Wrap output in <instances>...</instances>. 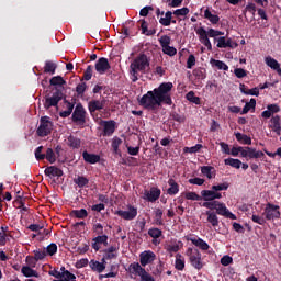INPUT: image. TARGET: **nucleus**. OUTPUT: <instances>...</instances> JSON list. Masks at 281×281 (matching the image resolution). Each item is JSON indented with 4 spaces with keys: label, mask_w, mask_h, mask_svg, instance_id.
<instances>
[{
    "label": "nucleus",
    "mask_w": 281,
    "mask_h": 281,
    "mask_svg": "<svg viewBox=\"0 0 281 281\" xmlns=\"http://www.w3.org/2000/svg\"><path fill=\"white\" fill-rule=\"evenodd\" d=\"M224 164L225 166H231L232 168H236L237 170L240 169V166H243V161L235 158H227L224 160Z\"/></svg>",
    "instance_id": "nucleus-39"
},
{
    "label": "nucleus",
    "mask_w": 281,
    "mask_h": 281,
    "mask_svg": "<svg viewBox=\"0 0 281 281\" xmlns=\"http://www.w3.org/2000/svg\"><path fill=\"white\" fill-rule=\"evenodd\" d=\"M92 232L97 234V236H104V226L101 223H95L92 225Z\"/></svg>",
    "instance_id": "nucleus-51"
},
{
    "label": "nucleus",
    "mask_w": 281,
    "mask_h": 281,
    "mask_svg": "<svg viewBox=\"0 0 281 281\" xmlns=\"http://www.w3.org/2000/svg\"><path fill=\"white\" fill-rule=\"evenodd\" d=\"M206 221L212 225V227H218V215L215 212L206 211Z\"/></svg>",
    "instance_id": "nucleus-30"
},
{
    "label": "nucleus",
    "mask_w": 281,
    "mask_h": 281,
    "mask_svg": "<svg viewBox=\"0 0 281 281\" xmlns=\"http://www.w3.org/2000/svg\"><path fill=\"white\" fill-rule=\"evenodd\" d=\"M186 254L189 257L191 267H193L198 271H201V269H203V259L201 258V251H199V249L188 248Z\"/></svg>",
    "instance_id": "nucleus-5"
},
{
    "label": "nucleus",
    "mask_w": 281,
    "mask_h": 281,
    "mask_svg": "<svg viewBox=\"0 0 281 281\" xmlns=\"http://www.w3.org/2000/svg\"><path fill=\"white\" fill-rule=\"evenodd\" d=\"M235 137L237 142L240 144H246L247 146H251V137L247 136V134H241L240 132H237L235 134Z\"/></svg>",
    "instance_id": "nucleus-34"
},
{
    "label": "nucleus",
    "mask_w": 281,
    "mask_h": 281,
    "mask_svg": "<svg viewBox=\"0 0 281 281\" xmlns=\"http://www.w3.org/2000/svg\"><path fill=\"white\" fill-rule=\"evenodd\" d=\"M171 120H173L175 122H179V124H183V122H186V116L173 112L171 113Z\"/></svg>",
    "instance_id": "nucleus-61"
},
{
    "label": "nucleus",
    "mask_w": 281,
    "mask_h": 281,
    "mask_svg": "<svg viewBox=\"0 0 281 281\" xmlns=\"http://www.w3.org/2000/svg\"><path fill=\"white\" fill-rule=\"evenodd\" d=\"M155 258H157L155 252L147 250L139 255V262L143 267H146V265H150V262H155Z\"/></svg>",
    "instance_id": "nucleus-18"
},
{
    "label": "nucleus",
    "mask_w": 281,
    "mask_h": 281,
    "mask_svg": "<svg viewBox=\"0 0 281 281\" xmlns=\"http://www.w3.org/2000/svg\"><path fill=\"white\" fill-rule=\"evenodd\" d=\"M46 177H63L64 172H63V169L56 167V166H50V167H47L45 170H44Z\"/></svg>",
    "instance_id": "nucleus-24"
},
{
    "label": "nucleus",
    "mask_w": 281,
    "mask_h": 281,
    "mask_svg": "<svg viewBox=\"0 0 281 281\" xmlns=\"http://www.w3.org/2000/svg\"><path fill=\"white\" fill-rule=\"evenodd\" d=\"M57 65L56 63L52 61V60H46L45 61V66H44V74H56V69H57Z\"/></svg>",
    "instance_id": "nucleus-33"
},
{
    "label": "nucleus",
    "mask_w": 281,
    "mask_h": 281,
    "mask_svg": "<svg viewBox=\"0 0 281 281\" xmlns=\"http://www.w3.org/2000/svg\"><path fill=\"white\" fill-rule=\"evenodd\" d=\"M187 201H202L201 195L196 194V192L189 191L186 193Z\"/></svg>",
    "instance_id": "nucleus-53"
},
{
    "label": "nucleus",
    "mask_w": 281,
    "mask_h": 281,
    "mask_svg": "<svg viewBox=\"0 0 281 281\" xmlns=\"http://www.w3.org/2000/svg\"><path fill=\"white\" fill-rule=\"evenodd\" d=\"M22 273L25 278H38V272H36V270L32 269V267L29 266L22 267Z\"/></svg>",
    "instance_id": "nucleus-32"
},
{
    "label": "nucleus",
    "mask_w": 281,
    "mask_h": 281,
    "mask_svg": "<svg viewBox=\"0 0 281 281\" xmlns=\"http://www.w3.org/2000/svg\"><path fill=\"white\" fill-rule=\"evenodd\" d=\"M35 159L37 161H43V159H45V154H43V146H38L35 149Z\"/></svg>",
    "instance_id": "nucleus-58"
},
{
    "label": "nucleus",
    "mask_w": 281,
    "mask_h": 281,
    "mask_svg": "<svg viewBox=\"0 0 281 281\" xmlns=\"http://www.w3.org/2000/svg\"><path fill=\"white\" fill-rule=\"evenodd\" d=\"M61 276L64 278V281H74L76 280V274L71 273L69 270L68 271H65V272H61Z\"/></svg>",
    "instance_id": "nucleus-63"
},
{
    "label": "nucleus",
    "mask_w": 281,
    "mask_h": 281,
    "mask_svg": "<svg viewBox=\"0 0 281 281\" xmlns=\"http://www.w3.org/2000/svg\"><path fill=\"white\" fill-rule=\"evenodd\" d=\"M175 268L178 271H183L186 269V260L183 259V256H181V254L176 255Z\"/></svg>",
    "instance_id": "nucleus-35"
},
{
    "label": "nucleus",
    "mask_w": 281,
    "mask_h": 281,
    "mask_svg": "<svg viewBox=\"0 0 281 281\" xmlns=\"http://www.w3.org/2000/svg\"><path fill=\"white\" fill-rule=\"evenodd\" d=\"M232 262H234V258L229 257L228 255L221 258V265H223V267H229Z\"/></svg>",
    "instance_id": "nucleus-62"
},
{
    "label": "nucleus",
    "mask_w": 281,
    "mask_h": 281,
    "mask_svg": "<svg viewBox=\"0 0 281 281\" xmlns=\"http://www.w3.org/2000/svg\"><path fill=\"white\" fill-rule=\"evenodd\" d=\"M159 196H161V190L159 188L153 187L149 191H145V199L149 203H155V201L159 200Z\"/></svg>",
    "instance_id": "nucleus-19"
},
{
    "label": "nucleus",
    "mask_w": 281,
    "mask_h": 281,
    "mask_svg": "<svg viewBox=\"0 0 281 281\" xmlns=\"http://www.w3.org/2000/svg\"><path fill=\"white\" fill-rule=\"evenodd\" d=\"M234 74L236 78H245L247 76V70L243 68H235Z\"/></svg>",
    "instance_id": "nucleus-64"
},
{
    "label": "nucleus",
    "mask_w": 281,
    "mask_h": 281,
    "mask_svg": "<svg viewBox=\"0 0 281 281\" xmlns=\"http://www.w3.org/2000/svg\"><path fill=\"white\" fill-rule=\"evenodd\" d=\"M81 144H82V140H80V138L74 135L68 136L67 138V145L69 146V148L78 149L80 148Z\"/></svg>",
    "instance_id": "nucleus-28"
},
{
    "label": "nucleus",
    "mask_w": 281,
    "mask_h": 281,
    "mask_svg": "<svg viewBox=\"0 0 281 281\" xmlns=\"http://www.w3.org/2000/svg\"><path fill=\"white\" fill-rule=\"evenodd\" d=\"M195 34H198L200 43H202V45H204L209 52H212V42H210V35L207 31L203 26H200L195 30Z\"/></svg>",
    "instance_id": "nucleus-10"
},
{
    "label": "nucleus",
    "mask_w": 281,
    "mask_h": 281,
    "mask_svg": "<svg viewBox=\"0 0 281 281\" xmlns=\"http://www.w3.org/2000/svg\"><path fill=\"white\" fill-rule=\"evenodd\" d=\"M71 120L77 126H85L87 124V111L81 103H78L72 112Z\"/></svg>",
    "instance_id": "nucleus-6"
},
{
    "label": "nucleus",
    "mask_w": 281,
    "mask_h": 281,
    "mask_svg": "<svg viewBox=\"0 0 281 281\" xmlns=\"http://www.w3.org/2000/svg\"><path fill=\"white\" fill-rule=\"evenodd\" d=\"M115 258H117V247L111 246L104 250L102 262H104V260H114Z\"/></svg>",
    "instance_id": "nucleus-23"
},
{
    "label": "nucleus",
    "mask_w": 281,
    "mask_h": 281,
    "mask_svg": "<svg viewBox=\"0 0 281 281\" xmlns=\"http://www.w3.org/2000/svg\"><path fill=\"white\" fill-rule=\"evenodd\" d=\"M193 76L198 79V80H205V78H207V70H205V68H195L193 70Z\"/></svg>",
    "instance_id": "nucleus-37"
},
{
    "label": "nucleus",
    "mask_w": 281,
    "mask_h": 281,
    "mask_svg": "<svg viewBox=\"0 0 281 281\" xmlns=\"http://www.w3.org/2000/svg\"><path fill=\"white\" fill-rule=\"evenodd\" d=\"M263 215L266 216L267 221H274V218H280V206L268 203L263 211Z\"/></svg>",
    "instance_id": "nucleus-9"
},
{
    "label": "nucleus",
    "mask_w": 281,
    "mask_h": 281,
    "mask_svg": "<svg viewBox=\"0 0 281 281\" xmlns=\"http://www.w3.org/2000/svg\"><path fill=\"white\" fill-rule=\"evenodd\" d=\"M109 247V235H98L92 239V249L100 251V246Z\"/></svg>",
    "instance_id": "nucleus-16"
},
{
    "label": "nucleus",
    "mask_w": 281,
    "mask_h": 281,
    "mask_svg": "<svg viewBox=\"0 0 281 281\" xmlns=\"http://www.w3.org/2000/svg\"><path fill=\"white\" fill-rule=\"evenodd\" d=\"M175 16H188L190 14V9L188 7H183L182 9H177L173 11Z\"/></svg>",
    "instance_id": "nucleus-56"
},
{
    "label": "nucleus",
    "mask_w": 281,
    "mask_h": 281,
    "mask_svg": "<svg viewBox=\"0 0 281 281\" xmlns=\"http://www.w3.org/2000/svg\"><path fill=\"white\" fill-rule=\"evenodd\" d=\"M49 82L53 87H63L64 85H67V81L60 76L53 77Z\"/></svg>",
    "instance_id": "nucleus-46"
},
{
    "label": "nucleus",
    "mask_w": 281,
    "mask_h": 281,
    "mask_svg": "<svg viewBox=\"0 0 281 281\" xmlns=\"http://www.w3.org/2000/svg\"><path fill=\"white\" fill-rule=\"evenodd\" d=\"M128 211L119 210L115 212L116 216H120L124 221H134L137 217V207L133 205L127 206Z\"/></svg>",
    "instance_id": "nucleus-11"
},
{
    "label": "nucleus",
    "mask_w": 281,
    "mask_h": 281,
    "mask_svg": "<svg viewBox=\"0 0 281 281\" xmlns=\"http://www.w3.org/2000/svg\"><path fill=\"white\" fill-rule=\"evenodd\" d=\"M211 65L222 71H229V66H227V64H225V61H222L218 59H211Z\"/></svg>",
    "instance_id": "nucleus-36"
},
{
    "label": "nucleus",
    "mask_w": 281,
    "mask_h": 281,
    "mask_svg": "<svg viewBox=\"0 0 281 281\" xmlns=\"http://www.w3.org/2000/svg\"><path fill=\"white\" fill-rule=\"evenodd\" d=\"M94 69L97 74H100V76H104V74H106L109 69H111V64L109 63L108 58L100 57L94 65Z\"/></svg>",
    "instance_id": "nucleus-13"
},
{
    "label": "nucleus",
    "mask_w": 281,
    "mask_h": 281,
    "mask_svg": "<svg viewBox=\"0 0 281 281\" xmlns=\"http://www.w3.org/2000/svg\"><path fill=\"white\" fill-rule=\"evenodd\" d=\"M270 128L277 135H281V123H280V115L272 116L270 120Z\"/></svg>",
    "instance_id": "nucleus-22"
},
{
    "label": "nucleus",
    "mask_w": 281,
    "mask_h": 281,
    "mask_svg": "<svg viewBox=\"0 0 281 281\" xmlns=\"http://www.w3.org/2000/svg\"><path fill=\"white\" fill-rule=\"evenodd\" d=\"M101 125L103 126L104 137H111L115 133V128H117V123L114 120L101 121Z\"/></svg>",
    "instance_id": "nucleus-15"
},
{
    "label": "nucleus",
    "mask_w": 281,
    "mask_h": 281,
    "mask_svg": "<svg viewBox=\"0 0 281 281\" xmlns=\"http://www.w3.org/2000/svg\"><path fill=\"white\" fill-rule=\"evenodd\" d=\"M52 131H54V122H52L49 116H42L40 119V126L36 130V135L38 137H47V135H52Z\"/></svg>",
    "instance_id": "nucleus-4"
},
{
    "label": "nucleus",
    "mask_w": 281,
    "mask_h": 281,
    "mask_svg": "<svg viewBox=\"0 0 281 281\" xmlns=\"http://www.w3.org/2000/svg\"><path fill=\"white\" fill-rule=\"evenodd\" d=\"M186 98H187L188 102H192V104H201V98L195 97L194 91H189L186 94Z\"/></svg>",
    "instance_id": "nucleus-47"
},
{
    "label": "nucleus",
    "mask_w": 281,
    "mask_h": 281,
    "mask_svg": "<svg viewBox=\"0 0 281 281\" xmlns=\"http://www.w3.org/2000/svg\"><path fill=\"white\" fill-rule=\"evenodd\" d=\"M203 207H206V210H216L215 214H218V216H225V218H231V221H236V215L227 210V206L225 203L213 201V202H204Z\"/></svg>",
    "instance_id": "nucleus-3"
},
{
    "label": "nucleus",
    "mask_w": 281,
    "mask_h": 281,
    "mask_svg": "<svg viewBox=\"0 0 281 281\" xmlns=\"http://www.w3.org/2000/svg\"><path fill=\"white\" fill-rule=\"evenodd\" d=\"M89 267L92 271H97V273H102V271L106 269L104 262L95 261L93 259L89 262Z\"/></svg>",
    "instance_id": "nucleus-27"
},
{
    "label": "nucleus",
    "mask_w": 281,
    "mask_h": 281,
    "mask_svg": "<svg viewBox=\"0 0 281 281\" xmlns=\"http://www.w3.org/2000/svg\"><path fill=\"white\" fill-rule=\"evenodd\" d=\"M159 23L164 25V27H170L172 23V11H167L165 18H160Z\"/></svg>",
    "instance_id": "nucleus-31"
},
{
    "label": "nucleus",
    "mask_w": 281,
    "mask_h": 281,
    "mask_svg": "<svg viewBox=\"0 0 281 281\" xmlns=\"http://www.w3.org/2000/svg\"><path fill=\"white\" fill-rule=\"evenodd\" d=\"M154 214L156 225H164V211L161 209H156Z\"/></svg>",
    "instance_id": "nucleus-45"
},
{
    "label": "nucleus",
    "mask_w": 281,
    "mask_h": 281,
    "mask_svg": "<svg viewBox=\"0 0 281 281\" xmlns=\"http://www.w3.org/2000/svg\"><path fill=\"white\" fill-rule=\"evenodd\" d=\"M45 252H46V256H56V254H58V246L52 243L46 247Z\"/></svg>",
    "instance_id": "nucleus-50"
},
{
    "label": "nucleus",
    "mask_w": 281,
    "mask_h": 281,
    "mask_svg": "<svg viewBox=\"0 0 281 281\" xmlns=\"http://www.w3.org/2000/svg\"><path fill=\"white\" fill-rule=\"evenodd\" d=\"M138 276L140 278V281H155V278H153V276H150V273H148L146 269L142 271Z\"/></svg>",
    "instance_id": "nucleus-60"
},
{
    "label": "nucleus",
    "mask_w": 281,
    "mask_h": 281,
    "mask_svg": "<svg viewBox=\"0 0 281 281\" xmlns=\"http://www.w3.org/2000/svg\"><path fill=\"white\" fill-rule=\"evenodd\" d=\"M239 89H240L241 93H244V95H256V97L260 95V90L258 88L243 90V89H245V85L241 83V85H239Z\"/></svg>",
    "instance_id": "nucleus-41"
},
{
    "label": "nucleus",
    "mask_w": 281,
    "mask_h": 281,
    "mask_svg": "<svg viewBox=\"0 0 281 281\" xmlns=\"http://www.w3.org/2000/svg\"><path fill=\"white\" fill-rule=\"evenodd\" d=\"M82 158L86 164H98L100 162V155L98 154H89L88 151L82 153Z\"/></svg>",
    "instance_id": "nucleus-25"
},
{
    "label": "nucleus",
    "mask_w": 281,
    "mask_h": 281,
    "mask_svg": "<svg viewBox=\"0 0 281 281\" xmlns=\"http://www.w3.org/2000/svg\"><path fill=\"white\" fill-rule=\"evenodd\" d=\"M228 189H229V182H223V183L214 184L211 187V190H214L215 192H223Z\"/></svg>",
    "instance_id": "nucleus-49"
},
{
    "label": "nucleus",
    "mask_w": 281,
    "mask_h": 281,
    "mask_svg": "<svg viewBox=\"0 0 281 281\" xmlns=\"http://www.w3.org/2000/svg\"><path fill=\"white\" fill-rule=\"evenodd\" d=\"M249 111H256V99H250V101L245 104L241 115H247Z\"/></svg>",
    "instance_id": "nucleus-38"
},
{
    "label": "nucleus",
    "mask_w": 281,
    "mask_h": 281,
    "mask_svg": "<svg viewBox=\"0 0 281 281\" xmlns=\"http://www.w3.org/2000/svg\"><path fill=\"white\" fill-rule=\"evenodd\" d=\"M241 157H245V159H262V157H265V153L256 150L254 147H245L241 153Z\"/></svg>",
    "instance_id": "nucleus-14"
},
{
    "label": "nucleus",
    "mask_w": 281,
    "mask_h": 281,
    "mask_svg": "<svg viewBox=\"0 0 281 281\" xmlns=\"http://www.w3.org/2000/svg\"><path fill=\"white\" fill-rule=\"evenodd\" d=\"M150 69V60L146 54H139L130 65L132 82L139 80V74H146Z\"/></svg>",
    "instance_id": "nucleus-2"
},
{
    "label": "nucleus",
    "mask_w": 281,
    "mask_h": 281,
    "mask_svg": "<svg viewBox=\"0 0 281 281\" xmlns=\"http://www.w3.org/2000/svg\"><path fill=\"white\" fill-rule=\"evenodd\" d=\"M164 232H161V229L159 228H149L148 229V235L150 236V238L157 239V238H161Z\"/></svg>",
    "instance_id": "nucleus-52"
},
{
    "label": "nucleus",
    "mask_w": 281,
    "mask_h": 281,
    "mask_svg": "<svg viewBox=\"0 0 281 281\" xmlns=\"http://www.w3.org/2000/svg\"><path fill=\"white\" fill-rule=\"evenodd\" d=\"M204 19L210 21V23H212V25H217L218 21H221V18L216 14H212V11H210V9H206L204 11Z\"/></svg>",
    "instance_id": "nucleus-29"
},
{
    "label": "nucleus",
    "mask_w": 281,
    "mask_h": 281,
    "mask_svg": "<svg viewBox=\"0 0 281 281\" xmlns=\"http://www.w3.org/2000/svg\"><path fill=\"white\" fill-rule=\"evenodd\" d=\"M86 91H87V83L86 82H81V83L77 85V87H76L77 95H83Z\"/></svg>",
    "instance_id": "nucleus-59"
},
{
    "label": "nucleus",
    "mask_w": 281,
    "mask_h": 281,
    "mask_svg": "<svg viewBox=\"0 0 281 281\" xmlns=\"http://www.w3.org/2000/svg\"><path fill=\"white\" fill-rule=\"evenodd\" d=\"M34 258L36 261L45 260V257L47 256V252L45 250H33Z\"/></svg>",
    "instance_id": "nucleus-54"
},
{
    "label": "nucleus",
    "mask_w": 281,
    "mask_h": 281,
    "mask_svg": "<svg viewBox=\"0 0 281 281\" xmlns=\"http://www.w3.org/2000/svg\"><path fill=\"white\" fill-rule=\"evenodd\" d=\"M201 172L204 177L209 179H214L216 177V169L212 166H203L201 167Z\"/></svg>",
    "instance_id": "nucleus-26"
},
{
    "label": "nucleus",
    "mask_w": 281,
    "mask_h": 281,
    "mask_svg": "<svg viewBox=\"0 0 281 281\" xmlns=\"http://www.w3.org/2000/svg\"><path fill=\"white\" fill-rule=\"evenodd\" d=\"M60 100H63V91L55 89L50 97L49 94L45 97L44 109L49 110L52 106H58V102H60Z\"/></svg>",
    "instance_id": "nucleus-7"
},
{
    "label": "nucleus",
    "mask_w": 281,
    "mask_h": 281,
    "mask_svg": "<svg viewBox=\"0 0 281 281\" xmlns=\"http://www.w3.org/2000/svg\"><path fill=\"white\" fill-rule=\"evenodd\" d=\"M56 158H57V156H56L54 149L47 148L46 154H45V159H47V161H49V164H56Z\"/></svg>",
    "instance_id": "nucleus-48"
},
{
    "label": "nucleus",
    "mask_w": 281,
    "mask_h": 281,
    "mask_svg": "<svg viewBox=\"0 0 281 281\" xmlns=\"http://www.w3.org/2000/svg\"><path fill=\"white\" fill-rule=\"evenodd\" d=\"M74 183H76L78 188H85L86 186H89V180L85 176H78L74 179Z\"/></svg>",
    "instance_id": "nucleus-43"
},
{
    "label": "nucleus",
    "mask_w": 281,
    "mask_h": 281,
    "mask_svg": "<svg viewBox=\"0 0 281 281\" xmlns=\"http://www.w3.org/2000/svg\"><path fill=\"white\" fill-rule=\"evenodd\" d=\"M170 41L171 38L168 35H162L159 38V43L162 48V52L167 56H177V48H175L173 46H170Z\"/></svg>",
    "instance_id": "nucleus-8"
},
{
    "label": "nucleus",
    "mask_w": 281,
    "mask_h": 281,
    "mask_svg": "<svg viewBox=\"0 0 281 281\" xmlns=\"http://www.w3.org/2000/svg\"><path fill=\"white\" fill-rule=\"evenodd\" d=\"M122 145V140L120 137H114L112 139V148L114 155H122V151H120V146Z\"/></svg>",
    "instance_id": "nucleus-44"
},
{
    "label": "nucleus",
    "mask_w": 281,
    "mask_h": 281,
    "mask_svg": "<svg viewBox=\"0 0 281 281\" xmlns=\"http://www.w3.org/2000/svg\"><path fill=\"white\" fill-rule=\"evenodd\" d=\"M172 89H175L172 82L160 83L159 87L147 91V93L138 100L139 106L147 109V111H157L162 104L172 106Z\"/></svg>",
    "instance_id": "nucleus-1"
},
{
    "label": "nucleus",
    "mask_w": 281,
    "mask_h": 281,
    "mask_svg": "<svg viewBox=\"0 0 281 281\" xmlns=\"http://www.w3.org/2000/svg\"><path fill=\"white\" fill-rule=\"evenodd\" d=\"M106 104V100H92L88 103V111L90 115H94L95 111H102Z\"/></svg>",
    "instance_id": "nucleus-17"
},
{
    "label": "nucleus",
    "mask_w": 281,
    "mask_h": 281,
    "mask_svg": "<svg viewBox=\"0 0 281 281\" xmlns=\"http://www.w3.org/2000/svg\"><path fill=\"white\" fill-rule=\"evenodd\" d=\"M201 199H202V201H205V203H214V201H216V199H223V194L214 191V189L202 190Z\"/></svg>",
    "instance_id": "nucleus-12"
},
{
    "label": "nucleus",
    "mask_w": 281,
    "mask_h": 281,
    "mask_svg": "<svg viewBox=\"0 0 281 281\" xmlns=\"http://www.w3.org/2000/svg\"><path fill=\"white\" fill-rule=\"evenodd\" d=\"M187 240H190L192 245L199 247V249H201L202 251H207V249H210V245L207 244V241L203 240V238L201 237H189L187 238Z\"/></svg>",
    "instance_id": "nucleus-20"
},
{
    "label": "nucleus",
    "mask_w": 281,
    "mask_h": 281,
    "mask_svg": "<svg viewBox=\"0 0 281 281\" xmlns=\"http://www.w3.org/2000/svg\"><path fill=\"white\" fill-rule=\"evenodd\" d=\"M93 78V66L89 65L83 72V80H91Z\"/></svg>",
    "instance_id": "nucleus-57"
},
{
    "label": "nucleus",
    "mask_w": 281,
    "mask_h": 281,
    "mask_svg": "<svg viewBox=\"0 0 281 281\" xmlns=\"http://www.w3.org/2000/svg\"><path fill=\"white\" fill-rule=\"evenodd\" d=\"M131 273H135L136 276H140V273L145 270L139 262H133L128 267Z\"/></svg>",
    "instance_id": "nucleus-42"
},
{
    "label": "nucleus",
    "mask_w": 281,
    "mask_h": 281,
    "mask_svg": "<svg viewBox=\"0 0 281 281\" xmlns=\"http://www.w3.org/2000/svg\"><path fill=\"white\" fill-rule=\"evenodd\" d=\"M206 34H209V38H217V36H223V32L214 29H209L206 31Z\"/></svg>",
    "instance_id": "nucleus-55"
},
{
    "label": "nucleus",
    "mask_w": 281,
    "mask_h": 281,
    "mask_svg": "<svg viewBox=\"0 0 281 281\" xmlns=\"http://www.w3.org/2000/svg\"><path fill=\"white\" fill-rule=\"evenodd\" d=\"M70 216H75V218H87L89 216V212L86 209L72 210L70 212Z\"/></svg>",
    "instance_id": "nucleus-40"
},
{
    "label": "nucleus",
    "mask_w": 281,
    "mask_h": 281,
    "mask_svg": "<svg viewBox=\"0 0 281 281\" xmlns=\"http://www.w3.org/2000/svg\"><path fill=\"white\" fill-rule=\"evenodd\" d=\"M169 188L167 189V194L169 196H175L176 194H179V183H177V180L173 178H170L168 180Z\"/></svg>",
    "instance_id": "nucleus-21"
}]
</instances>
